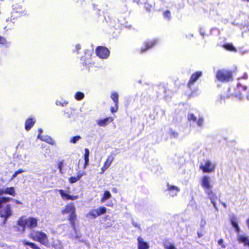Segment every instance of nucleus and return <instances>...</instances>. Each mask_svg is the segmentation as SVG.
<instances>
[{"instance_id": "nucleus-1", "label": "nucleus", "mask_w": 249, "mask_h": 249, "mask_svg": "<svg viewBox=\"0 0 249 249\" xmlns=\"http://www.w3.org/2000/svg\"><path fill=\"white\" fill-rule=\"evenodd\" d=\"M38 219L36 217L26 218L25 216H22L18 221V225L23 227L22 232H24L25 227L31 229L36 228L38 225Z\"/></svg>"}, {"instance_id": "nucleus-2", "label": "nucleus", "mask_w": 249, "mask_h": 249, "mask_svg": "<svg viewBox=\"0 0 249 249\" xmlns=\"http://www.w3.org/2000/svg\"><path fill=\"white\" fill-rule=\"evenodd\" d=\"M75 212L76 208L73 203L66 205L61 211V213L63 214H69L68 219L73 228L75 227V221L76 217Z\"/></svg>"}, {"instance_id": "nucleus-3", "label": "nucleus", "mask_w": 249, "mask_h": 249, "mask_svg": "<svg viewBox=\"0 0 249 249\" xmlns=\"http://www.w3.org/2000/svg\"><path fill=\"white\" fill-rule=\"evenodd\" d=\"M29 237L46 246H48L49 243L47 234L42 231H32L30 233Z\"/></svg>"}, {"instance_id": "nucleus-4", "label": "nucleus", "mask_w": 249, "mask_h": 249, "mask_svg": "<svg viewBox=\"0 0 249 249\" xmlns=\"http://www.w3.org/2000/svg\"><path fill=\"white\" fill-rule=\"evenodd\" d=\"M215 163L208 160H204L200 165V169L205 173L213 172L215 171Z\"/></svg>"}, {"instance_id": "nucleus-5", "label": "nucleus", "mask_w": 249, "mask_h": 249, "mask_svg": "<svg viewBox=\"0 0 249 249\" xmlns=\"http://www.w3.org/2000/svg\"><path fill=\"white\" fill-rule=\"evenodd\" d=\"M11 208V205L7 204L5 206H2V208L0 209V216L1 217L4 218V223H5L7 219L12 214Z\"/></svg>"}, {"instance_id": "nucleus-6", "label": "nucleus", "mask_w": 249, "mask_h": 249, "mask_svg": "<svg viewBox=\"0 0 249 249\" xmlns=\"http://www.w3.org/2000/svg\"><path fill=\"white\" fill-rule=\"evenodd\" d=\"M216 76L218 80L228 81L231 78L232 74L231 71L225 70H222L217 71Z\"/></svg>"}, {"instance_id": "nucleus-7", "label": "nucleus", "mask_w": 249, "mask_h": 249, "mask_svg": "<svg viewBox=\"0 0 249 249\" xmlns=\"http://www.w3.org/2000/svg\"><path fill=\"white\" fill-rule=\"evenodd\" d=\"M200 185L204 189V191L212 189L213 185L211 183V178L208 176H204L200 179Z\"/></svg>"}, {"instance_id": "nucleus-8", "label": "nucleus", "mask_w": 249, "mask_h": 249, "mask_svg": "<svg viewBox=\"0 0 249 249\" xmlns=\"http://www.w3.org/2000/svg\"><path fill=\"white\" fill-rule=\"evenodd\" d=\"M59 192L62 199L64 200H75L79 198V196H72L69 194V191L67 190H58Z\"/></svg>"}, {"instance_id": "nucleus-9", "label": "nucleus", "mask_w": 249, "mask_h": 249, "mask_svg": "<svg viewBox=\"0 0 249 249\" xmlns=\"http://www.w3.org/2000/svg\"><path fill=\"white\" fill-rule=\"evenodd\" d=\"M96 53L99 57L103 59L107 58L109 54V50L104 47H98L96 50Z\"/></svg>"}, {"instance_id": "nucleus-10", "label": "nucleus", "mask_w": 249, "mask_h": 249, "mask_svg": "<svg viewBox=\"0 0 249 249\" xmlns=\"http://www.w3.org/2000/svg\"><path fill=\"white\" fill-rule=\"evenodd\" d=\"M205 193L207 194L208 197L210 199L211 202L213 204L215 209L216 211H218V208L216 207L215 202L217 197L216 194L212 191V189L206 190Z\"/></svg>"}, {"instance_id": "nucleus-11", "label": "nucleus", "mask_w": 249, "mask_h": 249, "mask_svg": "<svg viewBox=\"0 0 249 249\" xmlns=\"http://www.w3.org/2000/svg\"><path fill=\"white\" fill-rule=\"evenodd\" d=\"M137 246L138 249H149V244L144 241V239L142 236H139L137 238Z\"/></svg>"}, {"instance_id": "nucleus-12", "label": "nucleus", "mask_w": 249, "mask_h": 249, "mask_svg": "<svg viewBox=\"0 0 249 249\" xmlns=\"http://www.w3.org/2000/svg\"><path fill=\"white\" fill-rule=\"evenodd\" d=\"M2 195H0V209L2 208V205L4 203L9 202V201H12L15 202L16 204H21L22 202L15 199L12 197H4V196H1Z\"/></svg>"}, {"instance_id": "nucleus-13", "label": "nucleus", "mask_w": 249, "mask_h": 249, "mask_svg": "<svg viewBox=\"0 0 249 249\" xmlns=\"http://www.w3.org/2000/svg\"><path fill=\"white\" fill-rule=\"evenodd\" d=\"M4 194L9 195L13 196H15L16 195L14 187H7L5 188L0 189V195H2Z\"/></svg>"}, {"instance_id": "nucleus-14", "label": "nucleus", "mask_w": 249, "mask_h": 249, "mask_svg": "<svg viewBox=\"0 0 249 249\" xmlns=\"http://www.w3.org/2000/svg\"><path fill=\"white\" fill-rule=\"evenodd\" d=\"M167 190L169 192V195L172 197L176 196L178 193L179 192V188L175 185H171L169 183L167 185Z\"/></svg>"}, {"instance_id": "nucleus-15", "label": "nucleus", "mask_w": 249, "mask_h": 249, "mask_svg": "<svg viewBox=\"0 0 249 249\" xmlns=\"http://www.w3.org/2000/svg\"><path fill=\"white\" fill-rule=\"evenodd\" d=\"M113 160L114 157L113 156L109 155L107 157L106 161L104 163V166L101 168V172H100L101 174H103L105 171L109 168V167L111 165Z\"/></svg>"}, {"instance_id": "nucleus-16", "label": "nucleus", "mask_w": 249, "mask_h": 249, "mask_svg": "<svg viewBox=\"0 0 249 249\" xmlns=\"http://www.w3.org/2000/svg\"><path fill=\"white\" fill-rule=\"evenodd\" d=\"M113 121V118L111 117H109L104 119L97 120H96V122L99 126L105 127Z\"/></svg>"}, {"instance_id": "nucleus-17", "label": "nucleus", "mask_w": 249, "mask_h": 249, "mask_svg": "<svg viewBox=\"0 0 249 249\" xmlns=\"http://www.w3.org/2000/svg\"><path fill=\"white\" fill-rule=\"evenodd\" d=\"M230 222L232 226L234 228L235 231L239 234V232L240 231V229L238 226L237 218L234 214H232L230 216Z\"/></svg>"}, {"instance_id": "nucleus-18", "label": "nucleus", "mask_w": 249, "mask_h": 249, "mask_svg": "<svg viewBox=\"0 0 249 249\" xmlns=\"http://www.w3.org/2000/svg\"><path fill=\"white\" fill-rule=\"evenodd\" d=\"M237 240L239 243H243L245 246L249 247V239L246 235L237 234Z\"/></svg>"}, {"instance_id": "nucleus-19", "label": "nucleus", "mask_w": 249, "mask_h": 249, "mask_svg": "<svg viewBox=\"0 0 249 249\" xmlns=\"http://www.w3.org/2000/svg\"><path fill=\"white\" fill-rule=\"evenodd\" d=\"M201 75V72L197 71L192 74L191 77L190 81L188 83V86H191L194 83Z\"/></svg>"}, {"instance_id": "nucleus-20", "label": "nucleus", "mask_w": 249, "mask_h": 249, "mask_svg": "<svg viewBox=\"0 0 249 249\" xmlns=\"http://www.w3.org/2000/svg\"><path fill=\"white\" fill-rule=\"evenodd\" d=\"M37 138L40 139L42 141L46 142L49 144H53L54 142L53 140L48 136H45L43 137L41 136L40 134H39L38 135Z\"/></svg>"}, {"instance_id": "nucleus-21", "label": "nucleus", "mask_w": 249, "mask_h": 249, "mask_svg": "<svg viewBox=\"0 0 249 249\" xmlns=\"http://www.w3.org/2000/svg\"><path fill=\"white\" fill-rule=\"evenodd\" d=\"M85 155H84V160H85V164L84 165V169H85L89 164V151L88 148L85 149Z\"/></svg>"}, {"instance_id": "nucleus-22", "label": "nucleus", "mask_w": 249, "mask_h": 249, "mask_svg": "<svg viewBox=\"0 0 249 249\" xmlns=\"http://www.w3.org/2000/svg\"><path fill=\"white\" fill-rule=\"evenodd\" d=\"M98 213V212L96 209H93L87 213L86 216L88 217L95 218L99 216V213Z\"/></svg>"}, {"instance_id": "nucleus-23", "label": "nucleus", "mask_w": 249, "mask_h": 249, "mask_svg": "<svg viewBox=\"0 0 249 249\" xmlns=\"http://www.w3.org/2000/svg\"><path fill=\"white\" fill-rule=\"evenodd\" d=\"M35 123V121H33L32 119L30 118L28 119L25 123V129L27 130H29L33 126Z\"/></svg>"}, {"instance_id": "nucleus-24", "label": "nucleus", "mask_w": 249, "mask_h": 249, "mask_svg": "<svg viewBox=\"0 0 249 249\" xmlns=\"http://www.w3.org/2000/svg\"><path fill=\"white\" fill-rule=\"evenodd\" d=\"M52 246L55 249H62V245L61 242L59 240H56L53 242Z\"/></svg>"}, {"instance_id": "nucleus-25", "label": "nucleus", "mask_w": 249, "mask_h": 249, "mask_svg": "<svg viewBox=\"0 0 249 249\" xmlns=\"http://www.w3.org/2000/svg\"><path fill=\"white\" fill-rule=\"evenodd\" d=\"M22 242L24 245L30 246L31 247V248H32L33 249H40L38 246H37L34 243H30V242L26 241L25 240H23Z\"/></svg>"}, {"instance_id": "nucleus-26", "label": "nucleus", "mask_w": 249, "mask_h": 249, "mask_svg": "<svg viewBox=\"0 0 249 249\" xmlns=\"http://www.w3.org/2000/svg\"><path fill=\"white\" fill-rule=\"evenodd\" d=\"M119 95L116 92H113L111 95L112 100L114 101L115 105H118Z\"/></svg>"}, {"instance_id": "nucleus-27", "label": "nucleus", "mask_w": 249, "mask_h": 249, "mask_svg": "<svg viewBox=\"0 0 249 249\" xmlns=\"http://www.w3.org/2000/svg\"><path fill=\"white\" fill-rule=\"evenodd\" d=\"M111 196V195L108 191H106L104 193V196L102 199V201H105L106 200L109 199Z\"/></svg>"}, {"instance_id": "nucleus-28", "label": "nucleus", "mask_w": 249, "mask_h": 249, "mask_svg": "<svg viewBox=\"0 0 249 249\" xmlns=\"http://www.w3.org/2000/svg\"><path fill=\"white\" fill-rule=\"evenodd\" d=\"M164 246L165 249H177L173 244L169 242H165Z\"/></svg>"}, {"instance_id": "nucleus-29", "label": "nucleus", "mask_w": 249, "mask_h": 249, "mask_svg": "<svg viewBox=\"0 0 249 249\" xmlns=\"http://www.w3.org/2000/svg\"><path fill=\"white\" fill-rule=\"evenodd\" d=\"M84 97V94L81 92H77L75 95V98L77 100H81Z\"/></svg>"}, {"instance_id": "nucleus-30", "label": "nucleus", "mask_w": 249, "mask_h": 249, "mask_svg": "<svg viewBox=\"0 0 249 249\" xmlns=\"http://www.w3.org/2000/svg\"><path fill=\"white\" fill-rule=\"evenodd\" d=\"M96 209L98 212V213H99V216L102 214L105 213L107 211L106 208H105L104 207H100L98 209Z\"/></svg>"}, {"instance_id": "nucleus-31", "label": "nucleus", "mask_w": 249, "mask_h": 249, "mask_svg": "<svg viewBox=\"0 0 249 249\" xmlns=\"http://www.w3.org/2000/svg\"><path fill=\"white\" fill-rule=\"evenodd\" d=\"M224 47L230 51H234L235 49L231 44H227L224 45Z\"/></svg>"}, {"instance_id": "nucleus-32", "label": "nucleus", "mask_w": 249, "mask_h": 249, "mask_svg": "<svg viewBox=\"0 0 249 249\" xmlns=\"http://www.w3.org/2000/svg\"><path fill=\"white\" fill-rule=\"evenodd\" d=\"M155 44V41H152L151 42H150V43H148L147 45H146V48L145 49H143L142 48V52H143L144 51H145L147 49L151 48L153 45H154V44Z\"/></svg>"}, {"instance_id": "nucleus-33", "label": "nucleus", "mask_w": 249, "mask_h": 249, "mask_svg": "<svg viewBox=\"0 0 249 249\" xmlns=\"http://www.w3.org/2000/svg\"><path fill=\"white\" fill-rule=\"evenodd\" d=\"M81 139V137L80 136H77L75 137H73L71 140L70 142L73 143H75L78 141H79Z\"/></svg>"}, {"instance_id": "nucleus-34", "label": "nucleus", "mask_w": 249, "mask_h": 249, "mask_svg": "<svg viewBox=\"0 0 249 249\" xmlns=\"http://www.w3.org/2000/svg\"><path fill=\"white\" fill-rule=\"evenodd\" d=\"M78 180H79V179L77 177H72L69 179V182L71 183H75Z\"/></svg>"}, {"instance_id": "nucleus-35", "label": "nucleus", "mask_w": 249, "mask_h": 249, "mask_svg": "<svg viewBox=\"0 0 249 249\" xmlns=\"http://www.w3.org/2000/svg\"><path fill=\"white\" fill-rule=\"evenodd\" d=\"M86 175V172L84 171H78L77 173V177L78 178L80 179V178L83 177V176Z\"/></svg>"}, {"instance_id": "nucleus-36", "label": "nucleus", "mask_w": 249, "mask_h": 249, "mask_svg": "<svg viewBox=\"0 0 249 249\" xmlns=\"http://www.w3.org/2000/svg\"><path fill=\"white\" fill-rule=\"evenodd\" d=\"M188 119L189 120L196 121V117L193 114H189L188 115Z\"/></svg>"}, {"instance_id": "nucleus-37", "label": "nucleus", "mask_w": 249, "mask_h": 249, "mask_svg": "<svg viewBox=\"0 0 249 249\" xmlns=\"http://www.w3.org/2000/svg\"><path fill=\"white\" fill-rule=\"evenodd\" d=\"M7 43V41L6 39L2 36H0V44L2 45H6Z\"/></svg>"}, {"instance_id": "nucleus-38", "label": "nucleus", "mask_w": 249, "mask_h": 249, "mask_svg": "<svg viewBox=\"0 0 249 249\" xmlns=\"http://www.w3.org/2000/svg\"><path fill=\"white\" fill-rule=\"evenodd\" d=\"M118 105H115V107H111V111L112 113L116 112L118 110Z\"/></svg>"}, {"instance_id": "nucleus-39", "label": "nucleus", "mask_w": 249, "mask_h": 249, "mask_svg": "<svg viewBox=\"0 0 249 249\" xmlns=\"http://www.w3.org/2000/svg\"><path fill=\"white\" fill-rule=\"evenodd\" d=\"M203 119L202 118H199L197 122V124L198 126H201L203 124Z\"/></svg>"}, {"instance_id": "nucleus-40", "label": "nucleus", "mask_w": 249, "mask_h": 249, "mask_svg": "<svg viewBox=\"0 0 249 249\" xmlns=\"http://www.w3.org/2000/svg\"><path fill=\"white\" fill-rule=\"evenodd\" d=\"M132 223V225L134 227H137V228H139V229H141L140 225L138 222L133 221Z\"/></svg>"}, {"instance_id": "nucleus-41", "label": "nucleus", "mask_w": 249, "mask_h": 249, "mask_svg": "<svg viewBox=\"0 0 249 249\" xmlns=\"http://www.w3.org/2000/svg\"><path fill=\"white\" fill-rule=\"evenodd\" d=\"M170 16V12L169 11H166L164 13V16L165 18H169Z\"/></svg>"}, {"instance_id": "nucleus-42", "label": "nucleus", "mask_w": 249, "mask_h": 249, "mask_svg": "<svg viewBox=\"0 0 249 249\" xmlns=\"http://www.w3.org/2000/svg\"><path fill=\"white\" fill-rule=\"evenodd\" d=\"M218 244L219 245H221L222 248H225V246L223 245V239H219L218 241Z\"/></svg>"}, {"instance_id": "nucleus-43", "label": "nucleus", "mask_w": 249, "mask_h": 249, "mask_svg": "<svg viewBox=\"0 0 249 249\" xmlns=\"http://www.w3.org/2000/svg\"><path fill=\"white\" fill-rule=\"evenodd\" d=\"M171 135L174 137H177L178 135V133L172 130L171 131Z\"/></svg>"}, {"instance_id": "nucleus-44", "label": "nucleus", "mask_w": 249, "mask_h": 249, "mask_svg": "<svg viewBox=\"0 0 249 249\" xmlns=\"http://www.w3.org/2000/svg\"><path fill=\"white\" fill-rule=\"evenodd\" d=\"M63 163L62 162H60L58 164V168L60 170V172L62 173V166Z\"/></svg>"}, {"instance_id": "nucleus-45", "label": "nucleus", "mask_w": 249, "mask_h": 249, "mask_svg": "<svg viewBox=\"0 0 249 249\" xmlns=\"http://www.w3.org/2000/svg\"><path fill=\"white\" fill-rule=\"evenodd\" d=\"M18 175V173L15 172V173L12 176V177L11 178V179L13 180L15 178H16L17 176Z\"/></svg>"}, {"instance_id": "nucleus-46", "label": "nucleus", "mask_w": 249, "mask_h": 249, "mask_svg": "<svg viewBox=\"0 0 249 249\" xmlns=\"http://www.w3.org/2000/svg\"><path fill=\"white\" fill-rule=\"evenodd\" d=\"M24 171L22 170V169H19L18 171H16L17 173H18V174H20V173H22L23 172H24Z\"/></svg>"}, {"instance_id": "nucleus-47", "label": "nucleus", "mask_w": 249, "mask_h": 249, "mask_svg": "<svg viewBox=\"0 0 249 249\" xmlns=\"http://www.w3.org/2000/svg\"><path fill=\"white\" fill-rule=\"evenodd\" d=\"M246 224L249 229V218L247 219L246 220Z\"/></svg>"}, {"instance_id": "nucleus-48", "label": "nucleus", "mask_w": 249, "mask_h": 249, "mask_svg": "<svg viewBox=\"0 0 249 249\" xmlns=\"http://www.w3.org/2000/svg\"><path fill=\"white\" fill-rule=\"evenodd\" d=\"M38 131L39 132V134H40L41 135V133L42 132V130L41 128H40L38 129Z\"/></svg>"}, {"instance_id": "nucleus-49", "label": "nucleus", "mask_w": 249, "mask_h": 249, "mask_svg": "<svg viewBox=\"0 0 249 249\" xmlns=\"http://www.w3.org/2000/svg\"><path fill=\"white\" fill-rule=\"evenodd\" d=\"M76 48H77V50H79V49H80V45H77L76 46Z\"/></svg>"}, {"instance_id": "nucleus-50", "label": "nucleus", "mask_w": 249, "mask_h": 249, "mask_svg": "<svg viewBox=\"0 0 249 249\" xmlns=\"http://www.w3.org/2000/svg\"><path fill=\"white\" fill-rule=\"evenodd\" d=\"M223 206H224L225 207H226V205H225V203H223Z\"/></svg>"}, {"instance_id": "nucleus-51", "label": "nucleus", "mask_w": 249, "mask_h": 249, "mask_svg": "<svg viewBox=\"0 0 249 249\" xmlns=\"http://www.w3.org/2000/svg\"><path fill=\"white\" fill-rule=\"evenodd\" d=\"M0 189H1V188H0Z\"/></svg>"}]
</instances>
